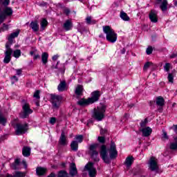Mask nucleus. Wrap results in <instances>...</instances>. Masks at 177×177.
I'll return each mask as SVG.
<instances>
[{"label": "nucleus", "mask_w": 177, "mask_h": 177, "mask_svg": "<svg viewBox=\"0 0 177 177\" xmlns=\"http://www.w3.org/2000/svg\"><path fill=\"white\" fill-rule=\"evenodd\" d=\"M104 34L106 35V41L114 44L117 41V33L110 27V26H104L102 27Z\"/></svg>", "instance_id": "1"}, {"label": "nucleus", "mask_w": 177, "mask_h": 177, "mask_svg": "<svg viewBox=\"0 0 177 177\" xmlns=\"http://www.w3.org/2000/svg\"><path fill=\"white\" fill-rule=\"evenodd\" d=\"M62 97L61 95L56 94H50V102L52 104V109L55 111L60 109V104H62Z\"/></svg>", "instance_id": "2"}, {"label": "nucleus", "mask_w": 177, "mask_h": 177, "mask_svg": "<svg viewBox=\"0 0 177 177\" xmlns=\"http://www.w3.org/2000/svg\"><path fill=\"white\" fill-rule=\"evenodd\" d=\"M106 113V106L103 105L97 109H94L92 117L97 121H102L104 118V113Z\"/></svg>", "instance_id": "3"}, {"label": "nucleus", "mask_w": 177, "mask_h": 177, "mask_svg": "<svg viewBox=\"0 0 177 177\" xmlns=\"http://www.w3.org/2000/svg\"><path fill=\"white\" fill-rule=\"evenodd\" d=\"M98 147L99 144L97 143L91 144L89 146V154L95 161H99V158H97L99 156V151H97Z\"/></svg>", "instance_id": "4"}, {"label": "nucleus", "mask_w": 177, "mask_h": 177, "mask_svg": "<svg viewBox=\"0 0 177 177\" xmlns=\"http://www.w3.org/2000/svg\"><path fill=\"white\" fill-rule=\"evenodd\" d=\"M84 171H88V176L90 177H96L97 171H96V168L93 167V162L87 163L84 167Z\"/></svg>", "instance_id": "5"}, {"label": "nucleus", "mask_w": 177, "mask_h": 177, "mask_svg": "<svg viewBox=\"0 0 177 177\" xmlns=\"http://www.w3.org/2000/svg\"><path fill=\"white\" fill-rule=\"evenodd\" d=\"M13 14V10L12 8L7 7L3 10V12L0 11V24H2L5 19H6V16H11Z\"/></svg>", "instance_id": "6"}, {"label": "nucleus", "mask_w": 177, "mask_h": 177, "mask_svg": "<svg viewBox=\"0 0 177 177\" xmlns=\"http://www.w3.org/2000/svg\"><path fill=\"white\" fill-rule=\"evenodd\" d=\"M27 131H28V124H17V129L15 131L16 135H23V133H25Z\"/></svg>", "instance_id": "7"}, {"label": "nucleus", "mask_w": 177, "mask_h": 177, "mask_svg": "<svg viewBox=\"0 0 177 177\" xmlns=\"http://www.w3.org/2000/svg\"><path fill=\"white\" fill-rule=\"evenodd\" d=\"M100 155L106 164H110V158L107 156V147L106 145H102L101 147Z\"/></svg>", "instance_id": "8"}, {"label": "nucleus", "mask_w": 177, "mask_h": 177, "mask_svg": "<svg viewBox=\"0 0 177 177\" xmlns=\"http://www.w3.org/2000/svg\"><path fill=\"white\" fill-rule=\"evenodd\" d=\"M100 96H102V93L99 91H95L91 93V97H88V100L91 104L99 101L100 99Z\"/></svg>", "instance_id": "9"}, {"label": "nucleus", "mask_w": 177, "mask_h": 177, "mask_svg": "<svg viewBox=\"0 0 177 177\" xmlns=\"http://www.w3.org/2000/svg\"><path fill=\"white\" fill-rule=\"evenodd\" d=\"M24 111L20 114L21 118H27L30 114H32V111L30 109V104H25L22 107Z\"/></svg>", "instance_id": "10"}, {"label": "nucleus", "mask_w": 177, "mask_h": 177, "mask_svg": "<svg viewBox=\"0 0 177 177\" xmlns=\"http://www.w3.org/2000/svg\"><path fill=\"white\" fill-rule=\"evenodd\" d=\"M110 158H116L118 156V151H117V147H115V143L114 142H111V147L109 150Z\"/></svg>", "instance_id": "11"}, {"label": "nucleus", "mask_w": 177, "mask_h": 177, "mask_svg": "<svg viewBox=\"0 0 177 177\" xmlns=\"http://www.w3.org/2000/svg\"><path fill=\"white\" fill-rule=\"evenodd\" d=\"M149 168L151 171H158L157 159L153 156L149 160Z\"/></svg>", "instance_id": "12"}, {"label": "nucleus", "mask_w": 177, "mask_h": 177, "mask_svg": "<svg viewBox=\"0 0 177 177\" xmlns=\"http://www.w3.org/2000/svg\"><path fill=\"white\" fill-rule=\"evenodd\" d=\"M69 174L71 176H75V175L78 174V171L77 170V166L75 165V163L72 162L70 164Z\"/></svg>", "instance_id": "13"}, {"label": "nucleus", "mask_w": 177, "mask_h": 177, "mask_svg": "<svg viewBox=\"0 0 177 177\" xmlns=\"http://www.w3.org/2000/svg\"><path fill=\"white\" fill-rule=\"evenodd\" d=\"M46 172H48V169L46 167H37L36 168V174L37 176H44Z\"/></svg>", "instance_id": "14"}, {"label": "nucleus", "mask_w": 177, "mask_h": 177, "mask_svg": "<svg viewBox=\"0 0 177 177\" xmlns=\"http://www.w3.org/2000/svg\"><path fill=\"white\" fill-rule=\"evenodd\" d=\"M141 132L142 133V136L147 138L151 135V132H153V129L149 127L142 129Z\"/></svg>", "instance_id": "15"}, {"label": "nucleus", "mask_w": 177, "mask_h": 177, "mask_svg": "<svg viewBox=\"0 0 177 177\" xmlns=\"http://www.w3.org/2000/svg\"><path fill=\"white\" fill-rule=\"evenodd\" d=\"M149 19L152 23H157L158 19L157 18V12L154 10H151L149 13Z\"/></svg>", "instance_id": "16"}, {"label": "nucleus", "mask_w": 177, "mask_h": 177, "mask_svg": "<svg viewBox=\"0 0 177 177\" xmlns=\"http://www.w3.org/2000/svg\"><path fill=\"white\" fill-rule=\"evenodd\" d=\"M12 51L8 50L5 52V57L3 59V63H6V64H8L12 60Z\"/></svg>", "instance_id": "17"}, {"label": "nucleus", "mask_w": 177, "mask_h": 177, "mask_svg": "<svg viewBox=\"0 0 177 177\" xmlns=\"http://www.w3.org/2000/svg\"><path fill=\"white\" fill-rule=\"evenodd\" d=\"M59 143L62 146L67 145V138L66 137V134H64V131H62V133H61V136L59 138Z\"/></svg>", "instance_id": "18"}, {"label": "nucleus", "mask_w": 177, "mask_h": 177, "mask_svg": "<svg viewBox=\"0 0 177 177\" xmlns=\"http://www.w3.org/2000/svg\"><path fill=\"white\" fill-rule=\"evenodd\" d=\"M63 27L66 31H70L73 28V22L70 19H67L65 23H64Z\"/></svg>", "instance_id": "19"}, {"label": "nucleus", "mask_w": 177, "mask_h": 177, "mask_svg": "<svg viewBox=\"0 0 177 177\" xmlns=\"http://www.w3.org/2000/svg\"><path fill=\"white\" fill-rule=\"evenodd\" d=\"M22 154L24 157H30L31 154V148L29 147H24L22 149Z\"/></svg>", "instance_id": "20"}, {"label": "nucleus", "mask_w": 177, "mask_h": 177, "mask_svg": "<svg viewBox=\"0 0 177 177\" xmlns=\"http://www.w3.org/2000/svg\"><path fill=\"white\" fill-rule=\"evenodd\" d=\"M82 92H84V86L81 84H78L75 91V95H77V96H82Z\"/></svg>", "instance_id": "21"}, {"label": "nucleus", "mask_w": 177, "mask_h": 177, "mask_svg": "<svg viewBox=\"0 0 177 177\" xmlns=\"http://www.w3.org/2000/svg\"><path fill=\"white\" fill-rule=\"evenodd\" d=\"M66 80H62L60 82L59 84L58 85L57 89L59 92H64L66 91Z\"/></svg>", "instance_id": "22"}, {"label": "nucleus", "mask_w": 177, "mask_h": 177, "mask_svg": "<svg viewBox=\"0 0 177 177\" xmlns=\"http://www.w3.org/2000/svg\"><path fill=\"white\" fill-rule=\"evenodd\" d=\"M77 104L79 106H88V104H91V101H89V98H88L87 100L85 98H82L77 102Z\"/></svg>", "instance_id": "23"}, {"label": "nucleus", "mask_w": 177, "mask_h": 177, "mask_svg": "<svg viewBox=\"0 0 177 177\" xmlns=\"http://www.w3.org/2000/svg\"><path fill=\"white\" fill-rule=\"evenodd\" d=\"M160 8L162 12H166V10H168V1L163 0L160 4Z\"/></svg>", "instance_id": "24"}, {"label": "nucleus", "mask_w": 177, "mask_h": 177, "mask_svg": "<svg viewBox=\"0 0 177 177\" xmlns=\"http://www.w3.org/2000/svg\"><path fill=\"white\" fill-rule=\"evenodd\" d=\"M12 169H20V160L19 159H16L14 163L10 165Z\"/></svg>", "instance_id": "25"}, {"label": "nucleus", "mask_w": 177, "mask_h": 177, "mask_svg": "<svg viewBox=\"0 0 177 177\" xmlns=\"http://www.w3.org/2000/svg\"><path fill=\"white\" fill-rule=\"evenodd\" d=\"M30 28H32V31L37 32V31L39 30V26H38V22L32 21L30 23Z\"/></svg>", "instance_id": "26"}, {"label": "nucleus", "mask_w": 177, "mask_h": 177, "mask_svg": "<svg viewBox=\"0 0 177 177\" xmlns=\"http://www.w3.org/2000/svg\"><path fill=\"white\" fill-rule=\"evenodd\" d=\"M165 103V100H164V97L159 96L156 98V104L158 106H160V107H162Z\"/></svg>", "instance_id": "27"}, {"label": "nucleus", "mask_w": 177, "mask_h": 177, "mask_svg": "<svg viewBox=\"0 0 177 177\" xmlns=\"http://www.w3.org/2000/svg\"><path fill=\"white\" fill-rule=\"evenodd\" d=\"M124 164L127 167H131L133 164V157L128 156L125 160Z\"/></svg>", "instance_id": "28"}, {"label": "nucleus", "mask_w": 177, "mask_h": 177, "mask_svg": "<svg viewBox=\"0 0 177 177\" xmlns=\"http://www.w3.org/2000/svg\"><path fill=\"white\" fill-rule=\"evenodd\" d=\"M120 19L124 20V21H129V20H130V18L128 16V15L127 14V12H125L124 11L120 12Z\"/></svg>", "instance_id": "29"}, {"label": "nucleus", "mask_w": 177, "mask_h": 177, "mask_svg": "<svg viewBox=\"0 0 177 177\" xmlns=\"http://www.w3.org/2000/svg\"><path fill=\"white\" fill-rule=\"evenodd\" d=\"M48 57H49V54L48 53H43L41 55V62L43 64H46L48 63Z\"/></svg>", "instance_id": "30"}, {"label": "nucleus", "mask_w": 177, "mask_h": 177, "mask_svg": "<svg viewBox=\"0 0 177 177\" xmlns=\"http://www.w3.org/2000/svg\"><path fill=\"white\" fill-rule=\"evenodd\" d=\"M71 149L73 151H77V150H78V142L72 141V142L71 143Z\"/></svg>", "instance_id": "31"}, {"label": "nucleus", "mask_w": 177, "mask_h": 177, "mask_svg": "<svg viewBox=\"0 0 177 177\" xmlns=\"http://www.w3.org/2000/svg\"><path fill=\"white\" fill-rule=\"evenodd\" d=\"M174 142L170 143L171 150H177V136L174 138Z\"/></svg>", "instance_id": "32"}, {"label": "nucleus", "mask_w": 177, "mask_h": 177, "mask_svg": "<svg viewBox=\"0 0 177 177\" xmlns=\"http://www.w3.org/2000/svg\"><path fill=\"white\" fill-rule=\"evenodd\" d=\"M86 23L88 25L96 24V20L92 19L91 16H88L86 18Z\"/></svg>", "instance_id": "33"}, {"label": "nucleus", "mask_w": 177, "mask_h": 177, "mask_svg": "<svg viewBox=\"0 0 177 177\" xmlns=\"http://www.w3.org/2000/svg\"><path fill=\"white\" fill-rule=\"evenodd\" d=\"M19 34H20V30H17L16 32L12 33L8 37V41H12L13 38L19 37Z\"/></svg>", "instance_id": "34"}, {"label": "nucleus", "mask_w": 177, "mask_h": 177, "mask_svg": "<svg viewBox=\"0 0 177 177\" xmlns=\"http://www.w3.org/2000/svg\"><path fill=\"white\" fill-rule=\"evenodd\" d=\"M163 67H164L165 71H166L167 73H169V70L172 68V65L171 64V63H166Z\"/></svg>", "instance_id": "35"}, {"label": "nucleus", "mask_w": 177, "mask_h": 177, "mask_svg": "<svg viewBox=\"0 0 177 177\" xmlns=\"http://www.w3.org/2000/svg\"><path fill=\"white\" fill-rule=\"evenodd\" d=\"M13 56H14V57H16V59H19V57L21 56V50H14Z\"/></svg>", "instance_id": "36"}, {"label": "nucleus", "mask_w": 177, "mask_h": 177, "mask_svg": "<svg viewBox=\"0 0 177 177\" xmlns=\"http://www.w3.org/2000/svg\"><path fill=\"white\" fill-rule=\"evenodd\" d=\"M26 173L21 171H15L14 174V177H25Z\"/></svg>", "instance_id": "37"}, {"label": "nucleus", "mask_w": 177, "mask_h": 177, "mask_svg": "<svg viewBox=\"0 0 177 177\" xmlns=\"http://www.w3.org/2000/svg\"><path fill=\"white\" fill-rule=\"evenodd\" d=\"M68 176V174H67V171L64 170H62L59 171L57 177H67Z\"/></svg>", "instance_id": "38"}, {"label": "nucleus", "mask_w": 177, "mask_h": 177, "mask_svg": "<svg viewBox=\"0 0 177 177\" xmlns=\"http://www.w3.org/2000/svg\"><path fill=\"white\" fill-rule=\"evenodd\" d=\"M169 139V137L168 136V133H167V131H163L162 134V140H168Z\"/></svg>", "instance_id": "39"}, {"label": "nucleus", "mask_w": 177, "mask_h": 177, "mask_svg": "<svg viewBox=\"0 0 177 177\" xmlns=\"http://www.w3.org/2000/svg\"><path fill=\"white\" fill-rule=\"evenodd\" d=\"M47 26H48V21L44 19L41 22V27L42 30H45V27H46Z\"/></svg>", "instance_id": "40"}, {"label": "nucleus", "mask_w": 177, "mask_h": 177, "mask_svg": "<svg viewBox=\"0 0 177 177\" xmlns=\"http://www.w3.org/2000/svg\"><path fill=\"white\" fill-rule=\"evenodd\" d=\"M0 124H2V125H5L6 124V118L3 117L2 114L0 113Z\"/></svg>", "instance_id": "41"}, {"label": "nucleus", "mask_w": 177, "mask_h": 177, "mask_svg": "<svg viewBox=\"0 0 177 177\" xmlns=\"http://www.w3.org/2000/svg\"><path fill=\"white\" fill-rule=\"evenodd\" d=\"M75 139L77 140L78 143H82V141L84 140V136H82V135L76 136Z\"/></svg>", "instance_id": "42"}, {"label": "nucleus", "mask_w": 177, "mask_h": 177, "mask_svg": "<svg viewBox=\"0 0 177 177\" xmlns=\"http://www.w3.org/2000/svg\"><path fill=\"white\" fill-rule=\"evenodd\" d=\"M167 80L169 82H171V84H174V75H172V73H169Z\"/></svg>", "instance_id": "43"}, {"label": "nucleus", "mask_w": 177, "mask_h": 177, "mask_svg": "<svg viewBox=\"0 0 177 177\" xmlns=\"http://www.w3.org/2000/svg\"><path fill=\"white\" fill-rule=\"evenodd\" d=\"M41 93V91H39V90H37L35 92L34 95H33V97H35V99H41V97L39 96V93Z\"/></svg>", "instance_id": "44"}, {"label": "nucleus", "mask_w": 177, "mask_h": 177, "mask_svg": "<svg viewBox=\"0 0 177 177\" xmlns=\"http://www.w3.org/2000/svg\"><path fill=\"white\" fill-rule=\"evenodd\" d=\"M147 55H151L153 53V47L151 46H148V48L146 50Z\"/></svg>", "instance_id": "45"}, {"label": "nucleus", "mask_w": 177, "mask_h": 177, "mask_svg": "<svg viewBox=\"0 0 177 177\" xmlns=\"http://www.w3.org/2000/svg\"><path fill=\"white\" fill-rule=\"evenodd\" d=\"M9 30V26L6 24H3V27L1 28V31H8Z\"/></svg>", "instance_id": "46"}, {"label": "nucleus", "mask_w": 177, "mask_h": 177, "mask_svg": "<svg viewBox=\"0 0 177 177\" xmlns=\"http://www.w3.org/2000/svg\"><path fill=\"white\" fill-rule=\"evenodd\" d=\"M6 52H8V50L11 51V53H13V50H12V48H10V45H9V44H6Z\"/></svg>", "instance_id": "47"}, {"label": "nucleus", "mask_w": 177, "mask_h": 177, "mask_svg": "<svg viewBox=\"0 0 177 177\" xmlns=\"http://www.w3.org/2000/svg\"><path fill=\"white\" fill-rule=\"evenodd\" d=\"M151 62H147L145 65H144V70H147V68H149V67H150V66H151Z\"/></svg>", "instance_id": "48"}, {"label": "nucleus", "mask_w": 177, "mask_h": 177, "mask_svg": "<svg viewBox=\"0 0 177 177\" xmlns=\"http://www.w3.org/2000/svg\"><path fill=\"white\" fill-rule=\"evenodd\" d=\"M169 129H173L175 133L177 134V124H174L172 127L169 128Z\"/></svg>", "instance_id": "49"}, {"label": "nucleus", "mask_w": 177, "mask_h": 177, "mask_svg": "<svg viewBox=\"0 0 177 177\" xmlns=\"http://www.w3.org/2000/svg\"><path fill=\"white\" fill-rule=\"evenodd\" d=\"M98 141L100 143H104V142H106V138H104V137H98Z\"/></svg>", "instance_id": "50"}, {"label": "nucleus", "mask_w": 177, "mask_h": 177, "mask_svg": "<svg viewBox=\"0 0 177 177\" xmlns=\"http://www.w3.org/2000/svg\"><path fill=\"white\" fill-rule=\"evenodd\" d=\"M147 124V119H145L143 122H140L141 127H146V124Z\"/></svg>", "instance_id": "51"}, {"label": "nucleus", "mask_w": 177, "mask_h": 177, "mask_svg": "<svg viewBox=\"0 0 177 177\" xmlns=\"http://www.w3.org/2000/svg\"><path fill=\"white\" fill-rule=\"evenodd\" d=\"M70 9H68V8H64V13H65V15H70Z\"/></svg>", "instance_id": "52"}, {"label": "nucleus", "mask_w": 177, "mask_h": 177, "mask_svg": "<svg viewBox=\"0 0 177 177\" xmlns=\"http://www.w3.org/2000/svg\"><path fill=\"white\" fill-rule=\"evenodd\" d=\"M56 122V118H51L50 119V124H52L53 125V124H55Z\"/></svg>", "instance_id": "53"}, {"label": "nucleus", "mask_w": 177, "mask_h": 177, "mask_svg": "<svg viewBox=\"0 0 177 177\" xmlns=\"http://www.w3.org/2000/svg\"><path fill=\"white\" fill-rule=\"evenodd\" d=\"M12 84H15V82H17L19 81V78H17L16 76H13L12 77Z\"/></svg>", "instance_id": "54"}, {"label": "nucleus", "mask_w": 177, "mask_h": 177, "mask_svg": "<svg viewBox=\"0 0 177 177\" xmlns=\"http://www.w3.org/2000/svg\"><path fill=\"white\" fill-rule=\"evenodd\" d=\"M15 71L17 73V75H20L21 74V73H23L22 69H16Z\"/></svg>", "instance_id": "55"}, {"label": "nucleus", "mask_w": 177, "mask_h": 177, "mask_svg": "<svg viewBox=\"0 0 177 177\" xmlns=\"http://www.w3.org/2000/svg\"><path fill=\"white\" fill-rule=\"evenodd\" d=\"M10 1L9 0H5L3 2V5H4L5 6H8V5H9Z\"/></svg>", "instance_id": "56"}, {"label": "nucleus", "mask_w": 177, "mask_h": 177, "mask_svg": "<svg viewBox=\"0 0 177 177\" xmlns=\"http://www.w3.org/2000/svg\"><path fill=\"white\" fill-rule=\"evenodd\" d=\"M106 132H107V130L104 129H100V134L101 135H104V133H106Z\"/></svg>", "instance_id": "57"}, {"label": "nucleus", "mask_w": 177, "mask_h": 177, "mask_svg": "<svg viewBox=\"0 0 177 177\" xmlns=\"http://www.w3.org/2000/svg\"><path fill=\"white\" fill-rule=\"evenodd\" d=\"M57 59H59V55H54V56L53 57V60L54 62H56V60H57Z\"/></svg>", "instance_id": "58"}, {"label": "nucleus", "mask_w": 177, "mask_h": 177, "mask_svg": "<svg viewBox=\"0 0 177 177\" xmlns=\"http://www.w3.org/2000/svg\"><path fill=\"white\" fill-rule=\"evenodd\" d=\"M176 56H177V54L173 53L170 55L169 57H170V59H174V58L176 57Z\"/></svg>", "instance_id": "59"}, {"label": "nucleus", "mask_w": 177, "mask_h": 177, "mask_svg": "<svg viewBox=\"0 0 177 177\" xmlns=\"http://www.w3.org/2000/svg\"><path fill=\"white\" fill-rule=\"evenodd\" d=\"M33 59H34V60H37V59H39V55H38V54L35 55Z\"/></svg>", "instance_id": "60"}, {"label": "nucleus", "mask_w": 177, "mask_h": 177, "mask_svg": "<svg viewBox=\"0 0 177 177\" xmlns=\"http://www.w3.org/2000/svg\"><path fill=\"white\" fill-rule=\"evenodd\" d=\"M47 177H56V174L55 173H51Z\"/></svg>", "instance_id": "61"}, {"label": "nucleus", "mask_w": 177, "mask_h": 177, "mask_svg": "<svg viewBox=\"0 0 177 177\" xmlns=\"http://www.w3.org/2000/svg\"><path fill=\"white\" fill-rule=\"evenodd\" d=\"M22 164L25 167V168H27V162H26V160H23Z\"/></svg>", "instance_id": "62"}, {"label": "nucleus", "mask_w": 177, "mask_h": 177, "mask_svg": "<svg viewBox=\"0 0 177 177\" xmlns=\"http://www.w3.org/2000/svg\"><path fill=\"white\" fill-rule=\"evenodd\" d=\"M61 165H62V168H65L66 167V163L65 162H62L61 164Z\"/></svg>", "instance_id": "63"}, {"label": "nucleus", "mask_w": 177, "mask_h": 177, "mask_svg": "<svg viewBox=\"0 0 177 177\" xmlns=\"http://www.w3.org/2000/svg\"><path fill=\"white\" fill-rule=\"evenodd\" d=\"M35 104H36V106H37V107L39 106V102L38 101H37L35 102Z\"/></svg>", "instance_id": "64"}]
</instances>
